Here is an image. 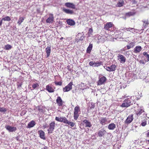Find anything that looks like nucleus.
<instances>
[{
	"label": "nucleus",
	"mask_w": 149,
	"mask_h": 149,
	"mask_svg": "<svg viewBox=\"0 0 149 149\" xmlns=\"http://www.w3.org/2000/svg\"><path fill=\"white\" fill-rule=\"evenodd\" d=\"M80 110L79 106H77L75 107L74 108V118L77 120L79 116V114L80 112Z\"/></svg>",
	"instance_id": "nucleus-1"
},
{
	"label": "nucleus",
	"mask_w": 149,
	"mask_h": 149,
	"mask_svg": "<svg viewBox=\"0 0 149 149\" xmlns=\"http://www.w3.org/2000/svg\"><path fill=\"white\" fill-rule=\"evenodd\" d=\"M132 104L131 100L127 98L123 102L121 105V107H127L130 106Z\"/></svg>",
	"instance_id": "nucleus-2"
},
{
	"label": "nucleus",
	"mask_w": 149,
	"mask_h": 149,
	"mask_svg": "<svg viewBox=\"0 0 149 149\" xmlns=\"http://www.w3.org/2000/svg\"><path fill=\"white\" fill-rule=\"evenodd\" d=\"M134 111L137 116H139L144 112L143 107H138L137 108L135 107Z\"/></svg>",
	"instance_id": "nucleus-3"
},
{
	"label": "nucleus",
	"mask_w": 149,
	"mask_h": 149,
	"mask_svg": "<svg viewBox=\"0 0 149 149\" xmlns=\"http://www.w3.org/2000/svg\"><path fill=\"white\" fill-rule=\"evenodd\" d=\"M89 65L93 67H98L100 65H102V63L101 61H98L95 62V61H90L89 63Z\"/></svg>",
	"instance_id": "nucleus-4"
},
{
	"label": "nucleus",
	"mask_w": 149,
	"mask_h": 149,
	"mask_svg": "<svg viewBox=\"0 0 149 149\" xmlns=\"http://www.w3.org/2000/svg\"><path fill=\"white\" fill-rule=\"evenodd\" d=\"M49 127V128L47 130L48 133H52L55 127V122H52L50 123Z\"/></svg>",
	"instance_id": "nucleus-5"
},
{
	"label": "nucleus",
	"mask_w": 149,
	"mask_h": 149,
	"mask_svg": "<svg viewBox=\"0 0 149 149\" xmlns=\"http://www.w3.org/2000/svg\"><path fill=\"white\" fill-rule=\"evenodd\" d=\"M73 85V82H70L67 86L63 88V91L64 92H68L70 91L72 89V86Z\"/></svg>",
	"instance_id": "nucleus-6"
},
{
	"label": "nucleus",
	"mask_w": 149,
	"mask_h": 149,
	"mask_svg": "<svg viewBox=\"0 0 149 149\" xmlns=\"http://www.w3.org/2000/svg\"><path fill=\"white\" fill-rule=\"evenodd\" d=\"M5 127L9 132H13L17 130L16 127H11L7 125L5 126Z\"/></svg>",
	"instance_id": "nucleus-7"
},
{
	"label": "nucleus",
	"mask_w": 149,
	"mask_h": 149,
	"mask_svg": "<svg viewBox=\"0 0 149 149\" xmlns=\"http://www.w3.org/2000/svg\"><path fill=\"white\" fill-rule=\"evenodd\" d=\"M116 65L113 64L109 67L106 66V68L104 67L107 70L110 72L114 71L116 70Z\"/></svg>",
	"instance_id": "nucleus-8"
},
{
	"label": "nucleus",
	"mask_w": 149,
	"mask_h": 149,
	"mask_svg": "<svg viewBox=\"0 0 149 149\" xmlns=\"http://www.w3.org/2000/svg\"><path fill=\"white\" fill-rule=\"evenodd\" d=\"M117 57L118 59L121 63H124L126 61V58L125 57L122 55L118 54Z\"/></svg>",
	"instance_id": "nucleus-9"
},
{
	"label": "nucleus",
	"mask_w": 149,
	"mask_h": 149,
	"mask_svg": "<svg viewBox=\"0 0 149 149\" xmlns=\"http://www.w3.org/2000/svg\"><path fill=\"white\" fill-rule=\"evenodd\" d=\"M54 20L53 15L52 14H50L49 15V17L46 19V22L47 23H53Z\"/></svg>",
	"instance_id": "nucleus-10"
},
{
	"label": "nucleus",
	"mask_w": 149,
	"mask_h": 149,
	"mask_svg": "<svg viewBox=\"0 0 149 149\" xmlns=\"http://www.w3.org/2000/svg\"><path fill=\"white\" fill-rule=\"evenodd\" d=\"M133 119V115H129L125 121V123L128 124L130 123Z\"/></svg>",
	"instance_id": "nucleus-11"
},
{
	"label": "nucleus",
	"mask_w": 149,
	"mask_h": 149,
	"mask_svg": "<svg viewBox=\"0 0 149 149\" xmlns=\"http://www.w3.org/2000/svg\"><path fill=\"white\" fill-rule=\"evenodd\" d=\"M107 79L104 76H103L100 78L98 81L97 85H100L103 84L106 81Z\"/></svg>",
	"instance_id": "nucleus-12"
},
{
	"label": "nucleus",
	"mask_w": 149,
	"mask_h": 149,
	"mask_svg": "<svg viewBox=\"0 0 149 149\" xmlns=\"http://www.w3.org/2000/svg\"><path fill=\"white\" fill-rule=\"evenodd\" d=\"M142 22H143L142 28H143V30H144V29L147 27L149 24V23L148 22V19L143 20L142 21Z\"/></svg>",
	"instance_id": "nucleus-13"
},
{
	"label": "nucleus",
	"mask_w": 149,
	"mask_h": 149,
	"mask_svg": "<svg viewBox=\"0 0 149 149\" xmlns=\"http://www.w3.org/2000/svg\"><path fill=\"white\" fill-rule=\"evenodd\" d=\"M65 5L67 7L72 9H75V5L72 3L69 2L66 3H65Z\"/></svg>",
	"instance_id": "nucleus-14"
},
{
	"label": "nucleus",
	"mask_w": 149,
	"mask_h": 149,
	"mask_svg": "<svg viewBox=\"0 0 149 149\" xmlns=\"http://www.w3.org/2000/svg\"><path fill=\"white\" fill-rule=\"evenodd\" d=\"M38 134L39 135L41 139L44 140L45 139V133L43 131L41 130L38 131Z\"/></svg>",
	"instance_id": "nucleus-15"
},
{
	"label": "nucleus",
	"mask_w": 149,
	"mask_h": 149,
	"mask_svg": "<svg viewBox=\"0 0 149 149\" xmlns=\"http://www.w3.org/2000/svg\"><path fill=\"white\" fill-rule=\"evenodd\" d=\"M142 48L141 46H136L134 49V52L135 53H139L141 50Z\"/></svg>",
	"instance_id": "nucleus-16"
},
{
	"label": "nucleus",
	"mask_w": 149,
	"mask_h": 149,
	"mask_svg": "<svg viewBox=\"0 0 149 149\" xmlns=\"http://www.w3.org/2000/svg\"><path fill=\"white\" fill-rule=\"evenodd\" d=\"M56 102L59 106H61L63 104V101L61 97L59 96L57 97Z\"/></svg>",
	"instance_id": "nucleus-17"
},
{
	"label": "nucleus",
	"mask_w": 149,
	"mask_h": 149,
	"mask_svg": "<svg viewBox=\"0 0 149 149\" xmlns=\"http://www.w3.org/2000/svg\"><path fill=\"white\" fill-rule=\"evenodd\" d=\"M113 25V24L111 22L107 23L105 25L104 29L109 30L110 28Z\"/></svg>",
	"instance_id": "nucleus-18"
},
{
	"label": "nucleus",
	"mask_w": 149,
	"mask_h": 149,
	"mask_svg": "<svg viewBox=\"0 0 149 149\" xmlns=\"http://www.w3.org/2000/svg\"><path fill=\"white\" fill-rule=\"evenodd\" d=\"M106 132L103 129H101L100 130L98 133V135L100 136H102L106 134Z\"/></svg>",
	"instance_id": "nucleus-19"
},
{
	"label": "nucleus",
	"mask_w": 149,
	"mask_h": 149,
	"mask_svg": "<svg viewBox=\"0 0 149 149\" xmlns=\"http://www.w3.org/2000/svg\"><path fill=\"white\" fill-rule=\"evenodd\" d=\"M46 90L50 93L53 92L54 91V89L49 85L46 86Z\"/></svg>",
	"instance_id": "nucleus-20"
},
{
	"label": "nucleus",
	"mask_w": 149,
	"mask_h": 149,
	"mask_svg": "<svg viewBox=\"0 0 149 149\" xmlns=\"http://www.w3.org/2000/svg\"><path fill=\"white\" fill-rule=\"evenodd\" d=\"M45 51L47 54V57H48L51 53V47L48 46L45 49Z\"/></svg>",
	"instance_id": "nucleus-21"
},
{
	"label": "nucleus",
	"mask_w": 149,
	"mask_h": 149,
	"mask_svg": "<svg viewBox=\"0 0 149 149\" xmlns=\"http://www.w3.org/2000/svg\"><path fill=\"white\" fill-rule=\"evenodd\" d=\"M36 124V123L33 120H31L28 123L27 125V127L30 128L33 127Z\"/></svg>",
	"instance_id": "nucleus-22"
},
{
	"label": "nucleus",
	"mask_w": 149,
	"mask_h": 149,
	"mask_svg": "<svg viewBox=\"0 0 149 149\" xmlns=\"http://www.w3.org/2000/svg\"><path fill=\"white\" fill-rule=\"evenodd\" d=\"M84 123L86 124V127H91L92 126L91 123L86 120H85L82 121Z\"/></svg>",
	"instance_id": "nucleus-23"
},
{
	"label": "nucleus",
	"mask_w": 149,
	"mask_h": 149,
	"mask_svg": "<svg viewBox=\"0 0 149 149\" xmlns=\"http://www.w3.org/2000/svg\"><path fill=\"white\" fill-rule=\"evenodd\" d=\"M99 121L100 123L102 124H105L107 121V120L106 118L101 117Z\"/></svg>",
	"instance_id": "nucleus-24"
},
{
	"label": "nucleus",
	"mask_w": 149,
	"mask_h": 149,
	"mask_svg": "<svg viewBox=\"0 0 149 149\" xmlns=\"http://www.w3.org/2000/svg\"><path fill=\"white\" fill-rule=\"evenodd\" d=\"M67 22L69 25L71 26L74 25L75 24V22L72 19H68L67 20Z\"/></svg>",
	"instance_id": "nucleus-25"
},
{
	"label": "nucleus",
	"mask_w": 149,
	"mask_h": 149,
	"mask_svg": "<svg viewBox=\"0 0 149 149\" xmlns=\"http://www.w3.org/2000/svg\"><path fill=\"white\" fill-rule=\"evenodd\" d=\"M63 10L65 13L68 14H72L73 13V11L72 10L69 9H68L65 8H64Z\"/></svg>",
	"instance_id": "nucleus-26"
},
{
	"label": "nucleus",
	"mask_w": 149,
	"mask_h": 149,
	"mask_svg": "<svg viewBox=\"0 0 149 149\" xmlns=\"http://www.w3.org/2000/svg\"><path fill=\"white\" fill-rule=\"evenodd\" d=\"M116 127V125L114 123H111L109 125L108 128L110 130H114Z\"/></svg>",
	"instance_id": "nucleus-27"
},
{
	"label": "nucleus",
	"mask_w": 149,
	"mask_h": 149,
	"mask_svg": "<svg viewBox=\"0 0 149 149\" xmlns=\"http://www.w3.org/2000/svg\"><path fill=\"white\" fill-rule=\"evenodd\" d=\"M93 45L92 44L90 43L88 47H87L86 50V52L88 53H90L92 49Z\"/></svg>",
	"instance_id": "nucleus-28"
},
{
	"label": "nucleus",
	"mask_w": 149,
	"mask_h": 149,
	"mask_svg": "<svg viewBox=\"0 0 149 149\" xmlns=\"http://www.w3.org/2000/svg\"><path fill=\"white\" fill-rule=\"evenodd\" d=\"M134 46V42H131L129 45L127 46V49H129L132 47H133Z\"/></svg>",
	"instance_id": "nucleus-29"
},
{
	"label": "nucleus",
	"mask_w": 149,
	"mask_h": 149,
	"mask_svg": "<svg viewBox=\"0 0 149 149\" xmlns=\"http://www.w3.org/2000/svg\"><path fill=\"white\" fill-rule=\"evenodd\" d=\"M24 18L23 17H20L19 19V20L17 22V23L19 25H20L21 23L23 22L24 20Z\"/></svg>",
	"instance_id": "nucleus-30"
},
{
	"label": "nucleus",
	"mask_w": 149,
	"mask_h": 149,
	"mask_svg": "<svg viewBox=\"0 0 149 149\" xmlns=\"http://www.w3.org/2000/svg\"><path fill=\"white\" fill-rule=\"evenodd\" d=\"M12 46L10 45L7 44L5 45L4 47L5 49L6 50H9L11 49Z\"/></svg>",
	"instance_id": "nucleus-31"
},
{
	"label": "nucleus",
	"mask_w": 149,
	"mask_h": 149,
	"mask_svg": "<svg viewBox=\"0 0 149 149\" xmlns=\"http://www.w3.org/2000/svg\"><path fill=\"white\" fill-rule=\"evenodd\" d=\"M124 1H118V2L116 4V6L118 7H121L124 4Z\"/></svg>",
	"instance_id": "nucleus-32"
},
{
	"label": "nucleus",
	"mask_w": 149,
	"mask_h": 149,
	"mask_svg": "<svg viewBox=\"0 0 149 149\" xmlns=\"http://www.w3.org/2000/svg\"><path fill=\"white\" fill-rule=\"evenodd\" d=\"M125 30H127V31H134V32H135V29L133 28H131L129 27L128 28H125L124 29Z\"/></svg>",
	"instance_id": "nucleus-33"
},
{
	"label": "nucleus",
	"mask_w": 149,
	"mask_h": 149,
	"mask_svg": "<svg viewBox=\"0 0 149 149\" xmlns=\"http://www.w3.org/2000/svg\"><path fill=\"white\" fill-rule=\"evenodd\" d=\"M11 20L10 17L9 16H6L4 17L1 20L3 21L4 20V21H9Z\"/></svg>",
	"instance_id": "nucleus-34"
},
{
	"label": "nucleus",
	"mask_w": 149,
	"mask_h": 149,
	"mask_svg": "<svg viewBox=\"0 0 149 149\" xmlns=\"http://www.w3.org/2000/svg\"><path fill=\"white\" fill-rule=\"evenodd\" d=\"M67 124L70 125L72 127H74L75 125V123L72 122H70L69 121H68V122L67 123Z\"/></svg>",
	"instance_id": "nucleus-35"
},
{
	"label": "nucleus",
	"mask_w": 149,
	"mask_h": 149,
	"mask_svg": "<svg viewBox=\"0 0 149 149\" xmlns=\"http://www.w3.org/2000/svg\"><path fill=\"white\" fill-rule=\"evenodd\" d=\"M143 55L147 58L148 61H149V54H148L147 52H145L143 53Z\"/></svg>",
	"instance_id": "nucleus-36"
},
{
	"label": "nucleus",
	"mask_w": 149,
	"mask_h": 149,
	"mask_svg": "<svg viewBox=\"0 0 149 149\" xmlns=\"http://www.w3.org/2000/svg\"><path fill=\"white\" fill-rule=\"evenodd\" d=\"M62 122H63L65 124H67L68 122V120L66 118V117H62Z\"/></svg>",
	"instance_id": "nucleus-37"
},
{
	"label": "nucleus",
	"mask_w": 149,
	"mask_h": 149,
	"mask_svg": "<svg viewBox=\"0 0 149 149\" xmlns=\"http://www.w3.org/2000/svg\"><path fill=\"white\" fill-rule=\"evenodd\" d=\"M39 86V85L38 84L36 83V84H33L32 85V87L33 89H35L36 88L38 87Z\"/></svg>",
	"instance_id": "nucleus-38"
},
{
	"label": "nucleus",
	"mask_w": 149,
	"mask_h": 149,
	"mask_svg": "<svg viewBox=\"0 0 149 149\" xmlns=\"http://www.w3.org/2000/svg\"><path fill=\"white\" fill-rule=\"evenodd\" d=\"M62 117H61L60 118L58 117H56L55 118V120L59 122H62Z\"/></svg>",
	"instance_id": "nucleus-39"
},
{
	"label": "nucleus",
	"mask_w": 149,
	"mask_h": 149,
	"mask_svg": "<svg viewBox=\"0 0 149 149\" xmlns=\"http://www.w3.org/2000/svg\"><path fill=\"white\" fill-rule=\"evenodd\" d=\"M7 111L6 109L3 107H0V112H6Z\"/></svg>",
	"instance_id": "nucleus-40"
},
{
	"label": "nucleus",
	"mask_w": 149,
	"mask_h": 149,
	"mask_svg": "<svg viewBox=\"0 0 149 149\" xmlns=\"http://www.w3.org/2000/svg\"><path fill=\"white\" fill-rule=\"evenodd\" d=\"M55 83V84L57 85L61 86L62 84V83L61 82H56Z\"/></svg>",
	"instance_id": "nucleus-41"
},
{
	"label": "nucleus",
	"mask_w": 149,
	"mask_h": 149,
	"mask_svg": "<svg viewBox=\"0 0 149 149\" xmlns=\"http://www.w3.org/2000/svg\"><path fill=\"white\" fill-rule=\"evenodd\" d=\"M146 121L142 122L141 123V125L143 126H145L146 125Z\"/></svg>",
	"instance_id": "nucleus-42"
},
{
	"label": "nucleus",
	"mask_w": 149,
	"mask_h": 149,
	"mask_svg": "<svg viewBox=\"0 0 149 149\" xmlns=\"http://www.w3.org/2000/svg\"><path fill=\"white\" fill-rule=\"evenodd\" d=\"M22 84H17V88L19 89H20V88L21 87Z\"/></svg>",
	"instance_id": "nucleus-43"
},
{
	"label": "nucleus",
	"mask_w": 149,
	"mask_h": 149,
	"mask_svg": "<svg viewBox=\"0 0 149 149\" xmlns=\"http://www.w3.org/2000/svg\"><path fill=\"white\" fill-rule=\"evenodd\" d=\"M49 127V126L47 125V124H46L45 125H43V127L44 128H46Z\"/></svg>",
	"instance_id": "nucleus-44"
},
{
	"label": "nucleus",
	"mask_w": 149,
	"mask_h": 149,
	"mask_svg": "<svg viewBox=\"0 0 149 149\" xmlns=\"http://www.w3.org/2000/svg\"><path fill=\"white\" fill-rule=\"evenodd\" d=\"M84 37L82 36L79 38V40H82L84 39Z\"/></svg>",
	"instance_id": "nucleus-45"
},
{
	"label": "nucleus",
	"mask_w": 149,
	"mask_h": 149,
	"mask_svg": "<svg viewBox=\"0 0 149 149\" xmlns=\"http://www.w3.org/2000/svg\"><path fill=\"white\" fill-rule=\"evenodd\" d=\"M89 31L90 33H91L93 32V30L92 29H90L89 30Z\"/></svg>",
	"instance_id": "nucleus-46"
},
{
	"label": "nucleus",
	"mask_w": 149,
	"mask_h": 149,
	"mask_svg": "<svg viewBox=\"0 0 149 149\" xmlns=\"http://www.w3.org/2000/svg\"><path fill=\"white\" fill-rule=\"evenodd\" d=\"M146 136L148 137H149V131L148 132V133H147L146 134Z\"/></svg>",
	"instance_id": "nucleus-47"
},
{
	"label": "nucleus",
	"mask_w": 149,
	"mask_h": 149,
	"mask_svg": "<svg viewBox=\"0 0 149 149\" xmlns=\"http://www.w3.org/2000/svg\"><path fill=\"white\" fill-rule=\"evenodd\" d=\"M2 21L1 20L0 21V26H1L2 25Z\"/></svg>",
	"instance_id": "nucleus-48"
},
{
	"label": "nucleus",
	"mask_w": 149,
	"mask_h": 149,
	"mask_svg": "<svg viewBox=\"0 0 149 149\" xmlns=\"http://www.w3.org/2000/svg\"><path fill=\"white\" fill-rule=\"evenodd\" d=\"M146 142L147 143H149V140H146Z\"/></svg>",
	"instance_id": "nucleus-49"
},
{
	"label": "nucleus",
	"mask_w": 149,
	"mask_h": 149,
	"mask_svg": "<svg viewBox=\"0 0 149 149\" xmlns=\"http://www.w3.org/2000/svg\"><path fill=\"white\" fill-rule=\"evenodd\" d=\"M47 146H45L44 147V149H47Z\"/></svg>",
	"instance_id": "nucleus-50"
},
{
	"label": "nucleus",
	"mask_w": 149,
	"mask_h": 149,
	"mask_svg": "<svg viewBox=\"0 0 149 149\" xmlns=\"http://www.w3.org/2000/svg\"><path fill=\"white\" fill-rule=\"evenodd\" d=\"M119 0L118 1H124L123 0Z\"/></svg>",
	"instance_id": "nucleus-51"
},
{
	"label": "nucleus",
	"mask_w": 149,
	"mask_h": 149,
	"mask_svg": "<svg viewBox=\"0 0 149 149\" xmlns=\"http://www.w3.org/2000/svg\"><path fill=\"white\" fill-rule=\"evenodd\" d=\"M63 38V37H61V38H60V39L61 40H62Z\"/></svg>",
	"instance_id": "nucleus-52"
},
{
	"label": "nucleus",
	"mask_w": 149,
	"mask_h": 149,
	"mask_svg": "<svg viewBox=\"0 0 149 149\" xmlns=\"http://www.w3.org/2000/svg\"><path fill=\"white\" fill-rule=\"evenodd\" d=\"M129 14H130V15H132V13H130Z\"/></svg>",
	"instance_id": "nucleus-53"
},
{
	"label": "nucleus",
	"mask_w": 149,
	"mask_h": 149,
	"mask_svg": "<svg viewBox=\"0 0 149 149\" xmlns=\"http://www.w3.org/2000/svg\"><path fill=\"white\" fill-rule=\"evenodd\" d=\"M88 36H90V34H89V32L88 33Z\"/></svg>",
	"instance_id": "nucleus-54"
},
{
	"label": "nucleus",
	"mask_w": 149,
	"mask_h": 149,
	"mask_svg": "<svg viewBox=\"0 0 149 149\" xmlns=\"http://www.w3.org/2000/svg\"><path fill=\"white\" fill-rule=\"evenodd\" d=\"M148 149H149V148H148Z\"/></svg>",
	"instance_id": "nucleus-55"
}]
</instances>
